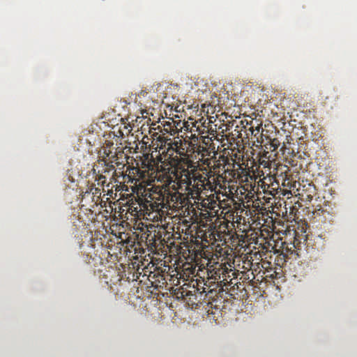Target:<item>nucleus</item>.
Returning a JSON list of instances; mask_svg holds the SVG:
<instances>
[{
    "instance_id": "nucleus-12",
    "label": "nucleus",
    "mask_w": 357,
    "mask_h": 357,
    "mask_svg": "<svg viewBox=\"0 0 357 357\" xmlns=\"http://www.w3.org/2000/svg\"><path fill=\"white\" fill-rule=\"evenodd\" d=\"M205 285L204 280H195L192 281V290H194V292H199V294H202L206 292Z\"/></svg>"
},
{
    "instance_id": "nucleus-14",
    "label": "nucleus",
    "mask_w": 357,
    "mask_h": 357,
    "mask_svg": "<svg viewBox=\"0 0 357 357\" xmlns=\"http://www.w3.org/2000/svg\"><path fill=\"white\" fill-rule=\"evenodd\" d=\"M172 174H174V176L190 175V172L188 167L185 168L181 165H177V167L172 170Z\"/></svg>"
},
{
    "instance_id": "nucleus-11",
    "label": "nucleus",
    "mask_w": 357,
    "mask_h": 357,
    "mask_svg": "<svg viewBox=\"0 0 357 357\" xmlns=\"http://www.w3.org/2000/svg\"><path fill=\"white\" fill-rule=\"evenodd\" d=\"M158 152H160V155L165 156V158H172L173 154L174 153H176L177 154H178L181 156L185 155L184 151H182V149H172V148L165 147V149H163L162 150L160 149V151H158Z\"/></svg>"
},
{
    "instance_id": "nucleus-13",
    "label": "nucleus",
    "mask_w": 357,
    "mask_h": 357,
    "mask_svg": "<svg viewBox=\"0 0 357 357\" xmlns=\"http://www.w3.org/2000/svg\"><path fill=\"white\" fill-rule=\"evenodd\" d=\"M180 161L187 165L188 167H189L190 172H191V176L202 175L199 172H197V166L195 165L192 160L187 158H181L180 159Z\"/></svg>"
},
{
    "instance_id": "nucleus-3",
    "label": "nucleus",
    "mask_w": 357,
    "mask_h": 357,
    "mask_svg": "<svg viewBox=\"0 0 357 357\" xmlns=\"http://www.w3.org/2000/svg\"><path fill=\"white\" fill-rule=\"evenodd\" d=\"M156 141H158V149L160 150L166 148L169 149H177L182 151H184V148L182 147V140L178 139V140H174L172 141L171 139L165 137L163 135H158V138H156Z\"/></svg>"
},
{
    "instance_id": "nucleus-21",
    "label": "nucleus",
    "mask_w": 357,
    "mask_h": 357,
    "mask_svg": "<svg viewBox=\"0 0 357 357\" xmlns=\"http://www.w3.org/2000/svg\"><path fill=\"white\" fill-rule=\"evenodd\" d=\"M211 190L213 189V185H212L211 181L210 180L205 181V185L202 187V190Z\"/></svg>"
},
{
    "instance_id": "nucleus-8",
    "label": "nucleus",
    "mask_w": 357,
    "mask_h": 357,
    "mask_svg": "<svg viewBox=\"0 0 357 357\" xmlns=\"http://www.w3.org/2000/svg\"><path fill=\"white\" fill-rule=\"evenodd\" d=\"M228 162V158L220 155H219V158H218L217 160H213V165L211 167H207L209 170H213V171H220V169L224 170L225 169V166Z\"/></svg>"
},
{
    "instance_id": "nucleus-26",
    "label": "nucleus",
    "mask_w": 357,
    "mask_h": 357,
    "mask_svg": "<svg viewBox=\"0 0 357 357\" xmlns=\"http://www.w3.org/2000/svg\"><path fill=\"white\" fill-rule=\"evenodd\" d=\"M172 181V180H171V178H170V177H169V178H168V183H170Z\"/></svg>"
},
{
    "instance_id": "nucleus-22",
    "label": "nucleus",
    "mask_w": 357,
    "mask_h": 357,
    "mask_svg": "<svg viewBox=\"0 0 357 357\" xmlns=\"http://www.w3.org/2000/svg\"><path fill=\"white\" fill-rule=\"evenodd\" d=\"M96 181L98 182V185H102L105 183V176L102 175L98 176L97 178H96Z\"/></svg>"
},
{
    "instance_id": "nucleus-6",
    "label": "nucleus",
    "mask_w": 357,
    "mask_h": 357,
    "mask_svg": "<svg viewBox=\"0 0 357 357\" xmlns=\"http://www.w3.org/2000/svg\"><path fill=\"white\" fill-rule=\"evenodd\" d=\"M210 179L206 178L202 174H194V176H192L191 190L199 195L202 192V188L204 187V182Z\"/></svg>"
},
{
    "instance_id": "nucleus-7",
    "label": "nucleus",
    "mask_w": 357,
    "mask_h": 357,
    "mask_svg": "<svg viewBox=\"0 0 357 357\" xmlns=\"http://www.w3.org/2000/svg\"><path fill=\"white\" fill-rule=\"evenodd\" d=\"M197 294H198V291H194V290H190L183 287H182L181 291H180L182 298L187 300L191 303L192 305L195 304L196 302H199V301L197 300Z\"/></svg>"
},
{
    "instance_id": "nucleus-20",
    "label": "nucleus",
    "mask_w": 357,
    "mask_h": 357,
    "mask_svg": "<svg viewBox=\"0 0 357 357\" xmlns=\"http://www.w3.org/2000/svg\"><path fill=\"white\" fill-rule=\"evenodd\" d=\"M251 135L254 136L255 137H257V135L261 134V128L260 126H257L255 128L251 127Z\"/></svg>"
},
{
    "instance_id": "nucleus-19",
    "label": "nucleus",
    "mask_w": 357,
    "mask_h": 357,
    "mask_svg": "<svg viewBox=\"0 0 357 357\" xmlns=\"http://www.w3.org/2000/svg\"><path fill=\"white\" fill-rule=\"evenodd\" d=\"M201 138H202V143H203V144H202V145H204L205 146H213V144H212L211 137L202 136Z\"/></svg>"
},
{
    "instance_id": "nucleus-23",
    "label": "nucleus",
    "mask_w": 357,
    "mask_h": 357,
    "mask_svg": "<svg viewBox=\"0 0 357 357\" xmlns=\"http://www.w3.org/2000/svg\"><path fill=\"white\" fill-rule=\"evenodd\" d=\"M228 130V125L222 123L219 126V130H221V132H224L225 131Z\"/></svg>"
},
{
    "instance_id": "nucleus-24",
    "label": "nucleus",
    "mask_w": 357,
    "mask_h": 357,
    "mask_svg": "<svg viewBox=\"0 0 357 357\" xmlns=\"http://www.w3.org/2000/svg\"><path fill=\"white\" fill-rule=\"evenodd\" d=\"M225 167H227V169H225V172H226L227 171H229L230 167H234V162L231 163L229 162H227V166H225Z\"/></svg>"
},
{
    "instance_id": "nucleus-17",
    "label": "nucleus",
    "mask_w": 357,
    "mask_h": 357,
    "mask_svg": "<svg viewBox=\"0 0 357 357\" xmlns=\"http://www.w3.org/2000/svg\"><path fill=\"white\" fill-rule=\"evenodd\" d=\"M280 146V142H279L278 139L275 138L271 140L270 142V150L272 151H275L278 147Z\"/></svg>"
},
{
    "instance_id": "nucleus-18",
    "label": "nucleus",
    "mask_w": 357,
    "mask_h": 357,
    "mask_svg": "<svg viewBox=\"0 0 357 357\" xmlns=\"http://www.w3.org/2000/svg\"><path fill=\"white\" fill-rule=\"evenodd\" d=\"M213 160V161L218 160L215 158H202L199 159V161H201L202 165L204 166H206V167H210V165H211V161Z\"/></svg>"
},
{
    "instance_id": "nucleus-2",
    "label": "nucleus",
    "mask_w": 357,
    "mask_h": 357,
    "mask_svg": "<svg viewBox=\"0 0 357 357\" xmlns=\"http://www.w3.org/2000/svg\"><path fill=\"white\" fill-rule=\"evenodd\" d=\"M326 239L322 236H317L314 238L313 244L307 245V253L309 255V262H314L321 259L322 254L326 250Z\"/></svg>"
},
{
    "instance_id": "nucleus-15",
    "label": "nucleus",
    "mask_w": 357,
    "mask_h": 357,
    "mask_svg": "<svg viewBox=\"0 0 357 357\" xmlns=\"http://www.w3.org/2000/svg\"><path fill=\"white\" fill-rule=\"evenodd\" d=\"M180 199V194L178 192L174 193L168 192L167 196L165 195V202L168 201V204L170 202L176 203Z\"/></svg>"
},
{
    "instance_id": "nucleus-4",
    "label": "nucleus",
    "mask_w": 357,
    "mask_h": 357,
    "mask_svg": "<svg viewBox=\"0 0 357 357\" xmlns=\"http://www.w3.org/2000/svg\"><path fill=\"white\" fill-rule=\"evenodd\" d=\"M299 195L301 199L305 202H311L316 195V188L311 183H306L299 189Z\"/></svg>"
},
{
    "instance_id": "nucleus-5",
    "label": "nucleus",
    "mask_w": 357,
    "mask_h": 357,
    "mask_svg": "<svg viewBox=\"0 0 357 357\" xmlns=\"http://www.w3.org/2000/svg\"><path fill=\"white\" fill-rule=\"evenodd\" d=\"M215 149L214 145L205 146L199 144L194 148V153H196L197 155L202 158L213 156V158H215L218 154Z\"/></svg>"
},
{
    "instance_id": "nucleus-16",
    "label": "nucleus",
    "mask_w": 357,
    "mask_h": 357,
    "mask_svg": "<svg viewBox=\"0 0 357 357\" xmlns=\"http://www.w3.org/2000/svg\"><path fill=\"white\" fill-rule=\"evenodd\" d=\"M201 171H202V172L206 171V176L205 177L208 178V179H210L211 178L213 177L215 175L220 176V174H218L220 173V171H213L211 169L207 170L206 167L201 169Z\"/></svg>"
},
{
    "instance_id": "nucleus-10",
    "label": "nucleus",
    "mask_w": 357,
    "mask_h": 357,
    "mask_svg": "<svg viewBox=\"0 0 357 357\" xmlns=\"http://www.w3.org/2000/svg\"><path fill=\"white\" fill-rule=\"evenodd\" d=\"M176 180L179 183L180 186H185V190H190L192 186V176L191 175H176L174 176Z\"/></svg>"
},
{
    "instance_id": "nucleus-9",
    "label": "nucleus",
    "mask_w": 357,
    "mask_h": 357,
    "mask_svg": "<svg viewBox=\"0 0 357 357\" xmlns=\"http://www.w3.org/2000/svg\"><path fill=\"white\" fill-rule=\"evenodd\" d=\"M213 271V273H211V277H213L215 280H221V277L225 276L227 273V268L225 264H217V266L211 270V272Z\"/></svg>"
},
{
    "instance_id": "nucleus-25",
    "label": "nucleus",
    "mask_w": 357,
    "mask_h": 357,
    "mask_svg": "<svg viewBox=\"0 0 357 357\" xmlns=\"http://www.w3.org/2000/svg\"><path fill=\"white\" fill-rule=\"evenodd\" d=\"M319 212H321V213H323V212H324V210H321V209L317 210V211H316V213L319 214Z\"/></svg>"
},
{
    "instance_id": "nucleus-1",
    "label": "nucleus",
    "mask_w": 357,
    "mask_h": 357,
    "mask_svg": "<svg viewBox=\"0 0 357 357\" xmlns=\"http://www.w3.org/2000/svg\"><path fill=\"white\" fill-rule=\"evenodd\" d=\"M138 203L146 213H155L157 215H161L163 213V209H168L170 207L168 201L165 202V194L161 190L160 192L155 193L144 191V197H139Z\"/></svg>"
}]
</instances>
